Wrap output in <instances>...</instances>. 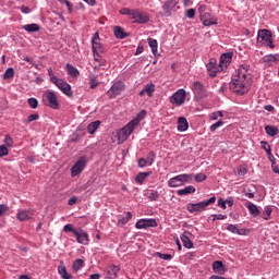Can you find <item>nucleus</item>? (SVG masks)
<instances>
[{"label":"nucleus","instance_id":"f257e3e1","mask_svg":"<svg viewBox=\"0 0 279 279\" xmlns=\"http://www.w3.org/2000/svg\"><path fill=\"white\" fill-rule=\"evenodd\" d=\"M250 86H252V75L247 73V69L239 68L235 70V74L229 83V89L235 95L243 96L250 93Z\"/></svg>","mask_w":279,"mask_h":279},{"label":"nucleus","instance_id":"f03ea898","mask_svg":"<svg viewBox=\"0 0 279 279\" xmlns=\"http://www.w3.org/2000/svg\"><path fill=\"white\" fill-rule=\"evenodd\" d=\"M63 232H71L74 234L76 242L80 243V245H88V243H90L88 232L84 231L82 228L75 229L72 223L65 225L63 227Z\"/></svg>","mask_w":279,"mask_h":279},{"label":"nucleus","instance_id":"7ed1b4c3","mask_svg":"<svg viewBox=\"0 0 279 279\" xmlns=\"http://www.w3.org/2000/svg\"><path fill=\"white\" fill-rule=\"evenodd\" d=\"M217 202V197L211 196L207 201L198 202V203H189L186 205L187 213H191V215L195 213H204L210 204H215Z\"/></svg>","mask_w":279,"mask_h":279},{"label":"nucleus","instance_id":"20e7f679","mask_svg":"<svg viewBox=\"0 0 279 279\" xmlns=\"http://www.w3.org/2000/svg\"><path fill=\"white\" fill-rule=\"evenodd\" d=\"M43 104L52 110H60V101L58 100V94L52 90L44 92L43 96Z\"/></svg>","mask_w":279,"mask_h":279},{"label":"nucleus","instance_id":"39448f33","mask_svg":"<svg viewBox=\"0 0 279 279\" xmlns=\"http://www.w3.org/2000/svg\"><path fill=\"white\" fill-rule=\"evenodd\" d=\"M257 40L266 43V47H269V49H276V44H274V33H271L270 29H259L257 33Z\"/></svg>","mask_w":279,"mask_h":279},{"label":"nucleus","instance_id":"423d86ee","mask_svg":"<svg viewBox=\"0 0 279 279\" xmlns=\"http://www.w3.org/2000/svg\"><path fill=\"white\" fill-rule=\"evenodd\" d=\"M191 89L197 101H199V99H206V97H208V89H206L204 84L199 81L194 82L191 86Z\"/></svg>","mask_w":279,"mask_h":279},{"label":"nucleus","instance_id":"0eeeda50","mask_svg":"<svg viewBox=\"0 0 279 279\" xmlns=\"http://www.w3.org/2000/svg\"><path fill=\"white\" fill-rule=\"evenodd\" d=\"M178 3H180L179 0H166L161 5L162 11H160L159 14L167 17L171 16V14L175 12Z\"/></svg>","mask_w":279,"mask_h":279},{"label":"nucleus","instance_id":"6e6552de","mask_svg":"<svg viewBox=\"0 0 279 279\" xmlns=\"http://www.w3.org/2000/svg\"><path fill=\"white\" fill-rule=\"evenodd\" d=\"M86 165H88V159H86V156L80 157L71 168V177L77 178V175H80V173L86 169Z\"/></svg>","mask_w":279,"mask_h":279},{"label":"nucleus","instance_id":"1a4fd4ad","mask_svg":"<svg viewBox=\"0 0 279 279\" xmlns=\"http://www.w3.org/2000/svg\"><path fill=\"white\" fill-rule=\"evenodd\" d=\"M134 130L136 129H134L132 124L129 122L124 128L117 131L116 136L118 138V143H125V140L130 138V135L132 134V132H134Z\"/></svg>","mask_w":279,"mask_h":279},{"label":"nucleus","instance_id":"9d476101","mask_svg":"<svg viewBox=\"0 0 279 279\" xmlns=\"http://www.w3.org/2000/svg\"><path fill=\"white\" fill-rule=\"evenodd\" d=\"M184 101H186V90L184 88L178 89L170 97V104L173 106H184Z\"/></svg>","mask_w":279,"mask_h":279},{"label":"nucleus","instance_id":"9b49d317","mask_svg":"<svg viewBox=\"0 0 279 279\" xmlns=\"http://www.w3.org/2000/svg\"><path fill=\"white\" fill-rule=\"evenodd\" d=\"M158 222L154 218L140 219L135 223L137 230H147V228H157Z\"/></svg>","mask_w":279,"mask_h":279},{"label":"nucleus","instance_id":"f8f14e48","mask_svg":"<svg viewBox=\"0 0 279 279\" xmlns=\"http://www.w3.org/2000/svg\"><path fill=\"white\" fill-rule=\"evenodd\" d=\"M125 90V84L121 81H117L107 92L109 99H114L118 95H121V92Z\"/></svg>","mask_w":279,"mask_h":279},{"label":"nucleus","instance_id":"ddd939ff","mask_svg":"<svg viewBox=\"0 0 279 279\" xmlns=\"http://www.w3.org/2000/svg\"><path fill=\"white\" fill-rule=\"evenodd\" d=\"M131 20L135 21L138 25H145V23H149V15L133 9L131 13Z\"/></svg>","mask_w":279,"mask_h":279},{"label":"nucleus","instance_id":"4468645a","mask_svg":"<svg viewBox=\"0 0 279 279\" xmlns=\"http://www.w3.org/2000/svg\"><path fill=\"white\" fill-rule=\"evenodd\" d=\"M206 70L209 77H217V73L221 71V66H219V64L217 65V59L211 58L206 64Z\"/></svg>","mask_w":279,"mask_h":279},{"label":"nucleus","instance_id":"2eb2a0df","mask_svg":"<svg viewBox=\"0 0 279 279\" xmlns=\"http://www.w3.org/2000/svg\"><path fill=\"white\" fill-rule=\"evenodd\" d=\"M232 56H234V52L232 51L225 52L220 56L219 66L221 68V71H226V69L230 66V63L232 62Z\"/></svg>","mask_w":279,"mask_h":279},{"label":"nucleus","instance_id":"dca6fc26","mask_svg":"<svg viewBox=\"0 0 279 279\" xmlns=\"http://www.w3.org/2000/svg\"><path fill=\"white\" fill-rule=\"evenodd\" d=\"M63 95L66 97H73V90H71V84L66 83L64 80L59 78L58 82L54 84Z\"/></svg>","mask_w":279,"mask_h":279},{"label":"nucleus","instance_id":"f3484780","mask_svg":"<svg viewBox=\"0 0 279 279\" xmlns=\"http://www.w3.org/2000/svg\"><path fill=\"white\" fill-rule=\"evenodd\" d=\"M192 233L190 231H184L181 235H180V239L183 243V246L186 248V250H193L194 247V244H193V241H191V236Z\"/></svg>","mask_w":279,"mask_h":279},{"label":"nucleus","instance_id":"a211bd4d","mask_svg":"<svg viewBox=\"0 0 279 279\" xmlns=\"http://www.w3.org/2000/svg\"><path fill=\"white\" fill-rule=\"evenodd\" d=\"M154 93H156V85L154 83H148L144 86V88L138 93L140 97H154Z\"/></svg>","mask_w":279,"mask_h":279},{"label":"nucleus","instance_id":"6ab92c4d","mask_svg":"<svg viewBox=\"0 0 279 279\" xmlns=\"http://www.w3.org/2000/svg\"><path fill=\"white\" fill-rule=\"evenodd\" d=\"M147 117V110L142 109L133 120H131L129 123L134 128H138V125H141V122L143 121V119H145Z\"/></svg>","mask_w":279,"mask_h":279},{"label":"nucleus","instance_id":"aec40b11","mask_svg":"<svg viewBox=\"0 0 279 279\" xmlns=\"http://www.w3.org/2000/svg\"><path fill=\"white\" fill-rule=\"evenodd\" d=\"M92 51H93L94 60H99L97 59V56H99V53H106V47L104 46V44L96 41L92 44Z\"/></svg>","mask_w":279,"mask_h":279},{"label":"nucleus","instance_id":"412c9836","mask_svg":"<svg viewBox=\"0 0 279 279\" xmlns=\"http://www.w3.org/2000/svg\"><path fill=\"white\" fill-rule=\"evenodd\" d=\"M32 217H34L33 209L20 210L16 215V219H19V221H27V219H32Z\"/></svg>","mask_w":279,"mask_h":279},{"label":"nucleus","instance_id":"4be33fe9","mask_svg":"<svg viewBox=\"0 0 279 279\" xmlns=\"http://www.w3.org/2000/svg\"><path fill=\"white\" fill-rule=\"evenodd\" d=\"M213 271L214 274H218V276H223L226 274V265L221 260H215L213 263Z\"/></svg>","mask_w":279,"mask_h":279},{"label":"nucleus","instance_id":"5701e85b","mask_svg":"<svg viewBox=\"0 0 279 279\" xmlns=\"http://www.w3.org/2000/svg\"><path fill=\"white\" fill-rule=\"evenodd\" d=\"M208 13L201 14V21L203 22V25L205 27H210V25H217V17L208 19Z\"/></svg>","mask_w":279,"mask_h":279},{"label":"nucleus","instance_id":"b1692460","mask_svg":"<svg viewBox=\"0 0 279 279\" xmlns=\"http://www.w3.org/2000/svg\"><path fill=\"white\" fill-rule=\"evenodd\" d=\"M113 34L116 38H119V40H123L130 36V33H126L121 26H114Z\"/></svg>","mask_w":279,"mask_h":279},{"label":"nucleus","instance_id":"393cba45","mask_svg":"<svg viewBox=\"0 0 279 279\" xmlns=\"http://www.w3.org/2000/svg\"><path fill=\"white\" fill-rule=\"evenodd\" d=\"M245 206H246V208L248 209V211H250V215L252 216V217H259V215H260V209H258V206H256L254 203H252V202H246L245 203Z\"/></svg>","mask_w":279,"mask_h":279},{"label":"nucleus","instance_id":"a878e982","mask_svg":"<svg viewBox=\"0 0 279 279\" xmlns=\"http://www.w3.org/2000/svg\"><path fill=\"white\" fill-rule=\"evenodd\" d=\"M119 271H121V267H119L118 265H111L109 267V270L107 271V276L110 279H117L119 278Z\"/></svg>","mask_w":279,"mask_h":279},{"label":"nucleus","instance_id":"bb28decb","mask_svg":"<svg viewBox=\"0 0 279 279\" xmlns=\"http://www.w3.org/2000/svg\"><path fill=\"white\" fill-rule=\"evenodd\" d=\"M196 189L193 185H187L182 190H178L177 191V195H179L180 197L184 196V195H193V193H195Z\"/></svg>","mask_w":279,"mask_h":279},{"label":"nucleus","instance_id":"cd10ccee","mask_svg":"<svg viewBox=\"0 0 279 279\" xmlns=\"http://www.w3.org/2000/svg\"><path fill=\"white\" fill-rule=\"evenodd\" d=\"M189 130V121L184 117L178 119V132H186Z\"/></svg>","mask_w":279,"mask_h":279},{"label":"nucleus","instance_id":"c85d7f7f","mask_svg":"<svg viewBox=\"0 0 279 279\" xmlns=\"http://www.w3.org/2000/svg\"><path fill=\"white\" fill-rule=\"evenodd\" d=\"M65 69L70 77H80V70H77V68H75L73 64L66 63Z\"/></svg>","mask_w":279,"mask_h":279},{"label":"nucleus","instance_id":"c756f323","mask_svg":"<svg viewBox=\"0 0 279 279\" xmlns=\"http://www.w3.org/2000/svg\"><path fill=\"white\" fill-rule=\"evenodd\" d=\"M168 186L170 189H178V186H183L182 184V180L180 179V174L179 175H175L173 178H171L169 181H168Z\"/></svg>","mask_w":279,"mask_h":279},{"label":"nucleus","instance_id":"7c9ffc66","mask_svg":"<svg viewBox=\"0 0 279 279\" xmlns=\"http://www.w3.org/2000/svg\"><path fill=\"white\" fill-rule=\"evenodd\" d=\"M132 219V211H126V216L125 217H121L118 219L117 221V226L119 228H123V226H125L126 223H129Z\"/></svg>","mask_w":279,"mask_h":279},{"label":"nucleus","instance_id":"2f4dec72","mask_svg":"<svg viewBox=\"0 0 279 279\" xmlns=\"http://www.w3.org/2000/svg\"><path fill=\"white\" fill-rule=\"evenodd\" d=\"M147 43H148V46L151 49V53L154 56H158V40H156L151 37H148Z\"/></svg>","mask_w":279,"mask_h":279},{"label":"nucleus","instance_id":"473e14b6","mask_svg":"<svg viewBox=\"0 0 279 279\" xmlns=\"http://www.w3.org/2000/svg\"><path fill=\"white\" fill-rule=\"evenodd\" d=\"M99 125H101V121L96 120L87 125V132L88 134H95L97 130H99Z\"/></svg>","mask_w":279,"mask_h":279},{"label":"nucleus","instance_id":"72a5a7b5","mask_svg":"<svg viewBox=\"0 0 279 279\" xmlns=\"http://www.w3.org/2000/svg\"><path fill=\"white\" fill-rule=\"evenodd\" d=\"M22 29H25V32H28V34H34V32H40V26L38 24H26L22 27Z\"/></svg>","mask_w":279,"mask_h":279},{"label":"nucleus","instance_id":"f704fd0d","mask_svg":"<svg viewBox=\"0 0 279 279\" xmlns=\"http://www.w3.org/2000/svg\"><path fill=\"white\" fill-rule=\"evenodd\" d=\"M149 175H151V172H140L135 178V182L137 184H143L145 182V180H147V178H149Z\"/></svg>","mask_w":279,"mask_h":279},{"label":"nucleus","instance_id":"c9c22d12","mask_svg":"<svg viewBox=\"0 0 279 279\" xmlns=\"http://www.w3.org/2000/svg\"><path fill=\"white\" fill-rule=\"evenodd\" d=\"M271 213H274V207L270 205L265 206L262 215L263 219H265V221H269V219H271Z\"/></svg>","mask_w":279,"mask_h":279},{"label":"nucleus","instance_id":"e433bc0d","mask_svg":"<svg viewBox=\"0 0 279 279\" xmlns=\"http://www.w3.org/2000/svg\"><path fill=\"white\" fill-rule=\"evenodd\" d=\"M263 62L265 66H274V64H276V58L274 57V54H266L263 58Z\"/></svg>","mask_w":279,"mask_h":279},{"label":"nucleus","instance_id":"4c0bfd02","mask_svg":"<svg viewBox=\"0 0 279 279\" xmlns=\"http://www.w3.org/2000/svg\"><path fill=\"white\" fill-rule=\"evenodd\" d=\"M265 132H266V134H268V136H277V134H279V129H278V126L266 125Z\"/></svg>","mask_w":279,"mask_h":279},{"label":"nucleus","instance_id":"58836bf2","mask_svg":"<svg viewBox=\"0 0 279 279\" xmlns=\"http://www.w3.org/2000/svg\"><path fill=\"white\" fill-rule=\"evenodd\" d=\"M58 271L63 279H71L73 276L71 274L66 272V266H59Z\"/></svg>","mask_w":279,"mask_h":279},{"label":"nucleus","instance_id":"ea45409f","mask_svg":"<svg viewBox=\"0 0 279 279\" xmlns=\"http://www.w3.org/2000/svg\"><path fill=\"white\" fill-rule=\"evenodd\" d=\"M154 258H161V260H171L173 258V255L171 254H163V253H160V252H155L153 254Z\"/></svg>","mask_w":279,"mask_h":279},{"label":"nucleus","instance_id":"a19ab883","mask_svg":"<svg viewBox=\"0 0 279 279\" xmlns=\"http://www.w3.org/2000/svg\"><path fill=\"white\" fill-rule=\"evenodd\" d=\"M146 162H148V167H151L154 162H156V153L150 150L146 156Z\"/></svg>","mask_w":279,"mask_h":279},{"label":"nucleus","instance_id":"79ce46f5","mask_svg":"<svg viewBox=\"0 0 279 279\" xmlns=\"http://www.w3.org/2000/svg\"><path fill=\"white\" fill-rule=\"evenodd\" d=\"M179 178L181 179V184H189V182H191V180H193V174H179Z\"/></svg>","mask_w":279,"mask_h":279},{"label":"nucleus","instance_id":"37998d69","mask_svg":"<svg viewBox=\"0 0 279 279\" xmlns=\"http://www.w3.org/2000/svg\"><path fill=\"white\" fill-rule=\"evenodd\" d=\"M48 77H50V82L52 84H58L59 80L58 76H56V73L53 72V69L48 68Z\"/></svg>","mask_w":279,"mask_h":279},{"label":"nucleus","instance_id":"c03bdc74","mask_svg":"<svg viewBox=\"0 0 279 279\" xmlns=\"http://www.w3.org/2000/svg\"><path fill=\"white\" fill-rule=\"evenodd\" d=\"M2 77L3 80H12V77H14V68H8Z\"/></svg>","mask_w":279,"mask_h":279},{"label":"nucleus","instance_id":"a18cd8bd","mask_svg":"<svg viewBox=\"0 0 279 279\" xmlns=\"http://www.w3.org/2000/svg\"><path fill=\"white\" fill-rule=\"evenodd\" d=\"M148 199L149 202H158V199H160V194L158 193V191L153 190L148 194Z\"/></svg>","mask_w":279,"mask_h":279},{"label":"nucleus","instance_id":"49530a36","mask_svg":"<svg viewBox=\"0 0 279 279\" xmlns=\"http://www.w3.org/2000/svg\"><path fill=\"white\" fill-rule=\"evenodd\" d=\"M262 149H265L267 156H271V145L268 142L262 141L260 142Z\"/></svg>","mask_w":279,"mask_h":279},{"label":"nucleus","instance_id":"de8ad7c7","mask_svg":"<svg viewBox=\"0 0 279 279\" xmlns=\"http://www.w3.org/2000/svg\"><path fill=\"white\" fill-rule=\"evenodd\" d=\"M73 269L75 271H80V269H82V267H84V259H76L74 263H73Z\"/></svg>","mask_w":279,"mask_h":279},{"label":"nucleus","instance_id":"09e8293b","mask_svg":"<svg viewBox=\"0 0 279 279\" xmlns=\"http://www.w3.org/2000/svg\"><path fill=\"white\" fill-rule=\"evenodd\" d=\"M27 104L33 110H36V108H38V99L36 98H28Z\"/></svg>","mask_w":279,"mask_h":279},{"label":"nucleus","instance_id":"8fccbe9b","mask_svg":"<svg viewBox=\"0 0 279 279\" xmlns=\"http://www.w3.org/2000/svg\"><path fill=\"white\" fill-rule=\"evenodd\" d=\"M213 219L211 221H223L225 219H228V215H222V214H214L211 215Z\"/></svg>","mask_w":279,"mask_h":279},{"label":"nucleus","instance_id":"3c124183","mask_svg":"<svg viewBox=\"0 0 279 279\" xmlns=\"http://www.w3.org/2000/svg\"><path fill=\"white\" fill-rule=\"evenodd\" d=\"M195 182H205V180H208V177L205 173H197L194 177Z\"/></svg>","mask_w":279,"mask_h":279},{"label":"nucleus","instance_id":"603ef678","mask_svg":"<svg viewBox=\"0 0 279 279\" xmlns=\"http://www.w3.org/2000/svg\"><path fill=\"white\" fill-rule=\"evenodd\" d=\"M226 230H228V232H231L232 234H239V227H236V225H228Z\"/></svg>","mask_w":279,"mask_h":279},{"label":"nucleus","instance_id":"864d4df0","mask_svg":"<svg viewBox=\"0 0 279 279\" xmlns=\"http://www.w3.org/2000/svg\"><path fill=\"white\" fill-rule=\"evenodd\" d=\"M38 119H40V114L33 113L27 117V119H26V121H24V123H32V121H38Z\"/></svg>","mask_w":279,"mask_h":279},{"label":"nucleus","instance_id":"5fc2aeb1","mask_svg":"<svg viewBox=\"0 0 279 279\" xmlns=\"http://www.w3.org/2000/svg\"><path fill=\"white\" fill-rule=\"evenodd\" d=\"M149 167V163L147 161L146 158H140L137 161V167H140V169H145V167Z\"/></svg>","mask_w":279,"mask_h":279},{"label":"nucleus","instance_id":"6e6d98bb","mask_svg":"<svg viewBox=\"0 0 279 279\" xmlns=\"http://www.w3.org/2000/svg\"><path fill=\"white\" fill-rule=\"evenodd\" d=\"M221 125H223V120H219L218 122L210 125V132H216L219 130V128H221Z\"/></svg>","mask_w":279,"mask_h":279},{"label":"nucleus","instance_id":"4d7b16f0","mask_svg":"<svg viewBox=\"0 0 279 279\" xmlns=\"http://www.w3.org/2000/svg\"><path fill=\"white\" fill-rule=\"evenodd\" d=\"M132 12H134V9L130 8H123L120 10V14H123L124 16H132Z\"/></svg>","mask_w":279,"mask_h":279},{"label":"nucleus","instance_id":"13d9d810","mask_svg":"<svg viewBox=\"0 0 279 279\" xmlns=\"http://www.w3.org/2000/svg\"><path fill=\"white\" fill-rule=\"evenodd\" d=\"M10 154V150L8 149V146L0 145V158H3V156H8Z\"/></svg>","mask_w":279,"mask_h":279},{"label":"nucleus","instance_id":"bf43d9fd","mask_svg":"<svg viewBox=\"0 0 279 279\" xmlns=\"http://www.w3.org/2000/svg\"><path fill=\"white\" fill-rule=\"evenodd\" d=\"M4 145L7 147H12V145H14V140H12V136L5 135V137H4Z\"/></svg>","mask_w":279,"mask_h":279},{"label":"nucleus","instance_id":"052dcab7","mask_svg":"<svg viewBox=\"0 0 279 279\" xmlns=\"http://www.w3.org/2000/svg\"><path fill=\"white\" fill-rule=\"evenodd\" d=\"M60 3H64V5L68 7V12L70 14L73 13V4H71V2L69 0H60Z\"/></svg>","mask_w":279,"mask_h":279},{"label":"nucleus","instance_id":"680f3d73","mask_svg":"<svg viewBox=\"0 0 279 279\" xmlns=\"http://www.w3.org/2000/svg\"><path fill=\"white\" fill-rule=\"evenodd\" d=\"M219 117H223V112L222 111H217V112H214L211 113L210 116V120L211 121H217L219 119Z\"/></svg>","mask_w":279,"mask_h":279},{"label":"nucleus","instance_id":"e2e57ef3","mask_svg":"<svg viewBox=\"0 0 279 279\" xmlns=\"http://www.w3.org/2000/svg\"><path fill=\"white\" fill-rule=\"evenodd\" d=\"M8 210H10V207H8V205L0 204V217H3V215H5V213H8Z\"/></svg>","mask_w":279,"mask_h":279},{"label":"nucleus","instance_id":"0e129e2a","mask_svg":"<svg viewBox=\"0 0 279 279\" xmlns=\"http://www.w3.org/2000/svg\"><path fill=\"white\" fill-rule=\"evenodd\" d=\"M238 175H240V177H243V175H247V168H245V167H240V168H238Z\"/></svg>","mask_w":279,"mask_h":279},{"label":"nucleus","instance_id":"69168bd1","mask_svg":"<svg viewBox=\"0 0 279 279\" xmlns=\"http://www.w3.org/2000/svg\"><path fill=\"white\" fill-rule=\"evenodd\" d=\"M195 9H189L187 11H186V13H185V16L187 17V19H195Z\"/></svg>","mask_w":279,"mask_h":279},{"label":"nucleus","instance_id":"338daca9","mask_svg":"<svg viewBox=\"0 0 279 279\" xmlns=\"http://www.w3.org/2000/svg\"><path fill=\"white\" fill-rule=\"evenodd\" d=\"M250 234V229H238L239 236H247Z\"/></svg>","mask_w":279,"mask_h":279},{"label":"nucleus","instance_id":"774afa93","mask_svg":"<svg viewBox=\"0 0 279 279\" xmlns=\"http://www.w3.org/2000/svg\"><path fill=\"white\" fill-rule=\"evenodd\" d=\"M218 206L220 208H222L223 210H226L228 208V206L226 205V199H223V198L218 199Z\"/></svg>","mask_w":279,"mask_h":279}]
</instances>
